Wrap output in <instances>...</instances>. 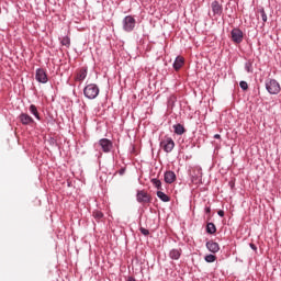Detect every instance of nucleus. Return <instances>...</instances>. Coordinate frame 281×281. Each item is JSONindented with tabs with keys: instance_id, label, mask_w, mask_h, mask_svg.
<instances>
[{
	"instance_id": "nucleus-1",
	"label": "nucleus",
	"mask_w": 281,
	"mask_h": 281,
	"mask_svg": "<svg viewBox=\"0 0 281 281\" xmlns=\"http://www.w3.org/2000/svg\"><path fill=\"white\" fill-rule=\"evenodd\" d=\"M83 95H86L88 100H95L97 95H100V88L95 83H90L85 87Z\"/></svg>"
},
{
	"instance_id": "nucleus-2",
	"label": "nucleus",
	"mask_w": 281,
	"mask_h": 281,
	"mask_svg": "<svg viewBox=\"0 0 281 281\" xmlns=\"http://www.w3.org/2000/svg\"><path fill=\"white\" fill-rule=\"evenodd\" d=\"M266 89L271 95H278L280 93V83L276 79H269L266 81Z\"/></svg>"
},
{
	"instance_id": "nucleus-3",
	"label": "nucleus",
	"mask_w": 281,
	"mask_h": 281,
	"mask_svg": "<svg viewBox=\"0 0 281 281\" xmlns=\"http://www.w3.org/2000/svg\"><path fill=\"white\" fill-rule=\"evenodd\" d=\"M136 200L138 203H142V205H148V203H151L153 196L145 190H140L137 191Z\"/></svg>"
},
{
	"instance_id": "nucleus-4",
	"label": "nucleus",
	"mask_w": 281,
	"mask_h": 281,
	"mask_svg": "<svg viewBox=\"0 0 281 281\" xmlns=\"http://www.w3.org/2000/svg\"><path fill=\"white\" fill-rule=\"evenodd\" d=\"M136 23L137 22L135 21V18H133L132 15L125 16L123 20L124 32H133L135 30Z\"/></svg>"
},
{
	"instance_id": "nucleus-5",
	"label": "nucleus",
	"mask_w": 281,
	"mask_h": 281,
	"mask_svg": "<svg viewBox=\"0 0 281 281\" xmlns=\"http://www.w3.org/2000/svg\"><path fill=\"white\" fill-rule=\"evenodd\" d=\"M160 148H162L165 153H172V150H175V140L170 137H165L160 142Z\"/></svg>"
},
{
	"instance_id": "nucleus-6",
	"label": "nucleus",
	"mask_w": 281,
	"mask_h": 281,
	"mask_svg": "<svg viewBox=\"0 0 281 281\" xmlns=\"http://www.w3.org/2000/svg\"><path fill=\"white\" fill-rule=\"evenodd\" d=\"M231 37H232L233 43H236V45H240V42L244 38V34L240 31V29H233L231 32Z\"/></svg>"
},
{
	"instance_id": "nucleus-7",
	"label": "nucleus",
	"mask_w": 281,
	"mask_h": 281,
	"mask_svg": "<svg viewBox=\"0 0 281 281\" xmlns=\"http://www.w3.org/2000/svg\"><path fill=\"white\" fill-rule=\"evenodd\" d=\"M99 146H101L103 153H111L113 143L109 138H102L99 140Z\"/></svg>"
},
{
	"instance_id": "nucleus-8",
	"label": "nucleus",
	"mask_w": 281,
	"mask_h": 281,
	"mask_svg": "<svg viewBox=\"0 0 281 281\" xmlns=\"http://www.w3.org/2000/svg\"><path fill=\"white\" fill-rule=\"evenodd\" d=\"M35 80L42 82V85L47 83V72L43 68H38L35 74Z\"/></svg>"
},
{
	"instance_id": "nucleus-9",
	"label": "nucleus",
	"mask_w": 281,
	"mask_h": 281,
	"mask_svg": "<svg viewBox=\"0 0 281 281\" xmlns=\"http://www.w3.org/2000/svg\"><path fill=\"white\" fill-rule=\"evenodd\" d=\"M211 10L213 12V16H221V14H223V4L218 3V1H213L211 3Z\"/></svg>"
},
{
	"instance_id": "nucleus-10",
	"label": "nucleus",
	"mask_w": 281,
	"mask_h": 281,
	"mask_svg": "<svg viewBox=\"0 0 281 281\" xmlns=\"http://www.w3.org/2000/svg\"><path fill=\"white\" fill-rule=\"evenodd\" d=\"M206 248H207L209 251H211L212 254H217V251L221 250V247L218 246V243H216V241H207V243H206Z\"/></svg>"
},
{
	"instance_id": "nucleus-11",
	"label": "nucleus",
	"mask_w": 281,
	"mask_h": 281,
	"mask_svg": "<svg viewBox=\"0 0 281 281\" xmlns=\"http://www.w3.org/2000/svg\"><path fill=\"white\" fill-rule=\"evenodd\" d=\"M20 122H22V124H24V125L33 124L34 123V119H32V116H30L26 113H22L20 115Z\"/></svg>"
},
{
	"instance_id": "nucleus-12",
	"label": "nucleus",
	"mask_w": 281,
	"mask_h": 281,
	"mask_svg": "<svg viewBox=\"0 0 281 281\" xmlns=\"http://www.w3.org/2000/svg\"><path fill=\"white\" fill-rule=\"evenodd\" d=\"M177 179V175L173 171H166L165 172V181L166 183H175Z\"/></svg>"
},
{
	"instance_id": "nucleus-13",
	"label": "nucleus",
	"mask_w": 281,
	"mask_h": 281,
	"mask_svg": "<svg viewBox=\"0 0 281 281\" xmlns=\"http://www.w3.org/2000/svg\"><path fill=\"white\" fill-rule=\"evenodd\" d=\"M184 63H186V59H183V57L181 56H178L173 63V69H176V71H179V69L183 67Z\"/></svg>"
},
{
	"instance_id": "nucleus-14",
	"label": "nucleus",
	"mask_w": 281,
	"mask_h": 281,
	"mask_svg": "<svg viewBox=\"0 0 281 281\" xmlns=\"http://www.w3.org/2000/svg\"><path fill=\"white\" fill-rule=\"evenodd\" d=\"M87 78V69L81 68L79 71H77L76 80L78 82H82Z\"/></svg>"
},
{
	"instance_id": "nucleus-15",
	"label": "nucleus",
	"mask_w": 281,
	"mask_h": 281,
	"mask_svg": "<svg viewBox=\"0 0 281 281\" xmlns=\"http://www.w3.org/2000/svg\"><path fill=\"white\" fill-rule=\"evenodd\" d=\"M169 257L171 258V260H179V258H181V249H172L169 252Z\"/></svg>"
},
{
	"instance_id": "nucleus-16",
	"label": "nucleus",
	"mask_w": 281,
	"mask_h": 281,
	"mask_svg": "<svg viewBox=\"0 0 281 281\" xmlns=\"http://www.w3.org/2000/svg\"><path fill=\"white\" fill-rule=\"evenodd\" d=\"M173 131L176 135H183L186 133V127H183L181 124H176L173 125Z\"/></svg>"
},
{
	"instance_id": "nucleus-17",
	"label": "nucleus",
	"mask_w": 281,
	"mask_h": 281,
	"mask_svg": "<svg viewBox=\"0 0 281 281\" xmlns=\"http://www.w3.org/2000/svg\"><path fill=\"white\" fill-rule=\"evenodd\" d=\"M157 196L160 199V201H164V203H168V201H170V196H168L162 191H157Z\"/></svg>"
},
{
	"instance_id": "nucleus-18",
	"label": "nucleus",
	"mask_w": 281,
	"mask_h": 281,
	"mask_svg": "<svg viewBox=\"0 0 281 281\" xmlns=\"http://www.w3.org/2000/svg\"><path fill=\"white\" fill-rule=\"evenodd\" d=\"M206 232L207 234H216V225H214V223H209L206 225Z\"/></svg>"
},
{
	"instance_id": "nucleus-19",
	"label": "nucleus",
	"mask_w": 281,
	"mask_h": 281,
	"mask_svg": "<svg viewBox=\"0 0 281 281\" xmlns=\"http://www.w3.org/2000/svg\"><path fill=\"white\" fill-rule=\"evenodd\" d=\"M92 216L95 221H102L104 218V214L101 211H93Z\"/></svg>"
},
{
	"instance_id": "nucleus-20",
	"label": "nucleus",
	"mask_w": 281,
	"mask_h": 281,
	"mask_svg": "<svg viewBox=\"0 0 281 281\" xmlns=\"http://www.w3.org/2000/svg\"><path fill=\"white\" fill-rule=\"evenodd\" d=\"M30 112L37 119L41 120V116L38 115V110L36 109V105L32 104L30 106Z\"/></svg>"
},
{
	"instance_id": "nucleus-21",
	"label": "nucleus",
	"mask_w": 281,
	"mask_h": 281,
	"mask_svg": "<svg viewBox=\"0 0 281 281\" xmlns=\"http://www.w3.org/2000/svg\"><path fill=\"white\" fill-rule=\"evenodd\" d=\"M61 45L69 47V45H71V40L68 36L63 37Z\"/></svg>"
},
{
	"instance_id": "nucleus-22",
	"label": "nucleus",
	"mask_w": 281,
	"mask_h": 281,
	"mask_svg": "<svg viewBox=\"0 0 281 281\" xmlns=\"http://www.w3.org/2000/svg\"><path fill=\"white\" fill-rule=\"evenodd\" d=\"M151 183L154 187L157 188V190H161V180L159 179H151Z\"/></svg>"
},
{
	"instance_id": "nucleus-23",
	"label": "nucleus",
	"mask_w": 281,
	"mask_h": 281,
	"mask_svg": "<svg viewBox=\"0 0 281 281\" xmlns=\"http://www.w3.org/2000/svg\"><path fill=\"white\" fill-rule=\"evenodd\" d=\"M205 261L206 262H215L216 261V256L207 255V256H205Z\"/></svg>"
},
{
	"instance_id": "nucleus-24",
	"label": "nucleus",
	"mask_w": 281,
	"mask_h": 281,
	"mask_svg": "<svg viewBox=\"0 0 281 281\" xmlns=\"http://www.w3.org/2000/svg\"><path fill=\"white\" fill-rule=\"evenodd\" d=\"M259 14L263 23H267V13L265 12V9L259 10Z\"/></svg>"
},
{
	"instance_id": "nucleus-25",
	"label": "nucleus",
	"mask_w": 281,
	"mask_h": 281,
	"mask_svg": "<svg viewBox=\"0 0 281 281\" xmlns=\"http://www.w3.org/2000/svg\"><path fill=\"white\" fill-rule=\"evenodd\" d=\"M239 86L243 91H247V89H249V85H247V81H240Z\"/></svg>"
},
{
	"instance_id": "nucleus-26",
	"label": "nucleus",
	"mask_w": 281,
	"mask_h": 281,
	"mask_svg": "<svg viewBox=\"0 0 281 281\" xmlns=\"http://www.w3.org/2000/svg\"><path fill=\"white\" fill-rule=\"evenodd\" d=\"M139 232H140V234H143V236H148L150 234V232L144 227H140Z\"/></svg>"
},
{
	"instance_id": "nucleus-27",
	"label": "nucleus",
	"mask_w": 281,
	"mask_h": 281,
	"mask_svg": "<svg viewBox=\"0 0 281 281\" xmlns=\"http://www.w3.org/2000/svg\"><path fill=\"white\" fill-rule=\"evenodd\" d=\"M217 214H218V216H225V211H223V210H220L218 212H217Z\"/></svg>"
},
{
	"instance_id": "nucleus-28",
	"label": "nucleus",
	"mask_w": 281,
	"mask_h": 281,
	"mask_svg": "<svg viewBox=\"0 0 281 281\" xmlns=\"http://www.w3.org/2000/svg\"><path fill=\"white\" fill-rule=\"evenodd\" d=\"M246 70L249 72L251 71V64H246Z\"/></svg>"
},
{
	"instance_id": "nucleus-29",
	"label": "nucleus",
	"mask_w": 281,
	"mask_h": 281,
	"mask_svg": "<svg viewBox=\"0 0 281 281\" xmlns=\"http://www.w3.org/2000/svg\"><path fill=\"white\" fill-rule=\"evenodd\" d=\"M250 248H251L254 251H256V249H258V247H256L255 244H250Z\"/></svg>"
},
{
	"instance_id": "nucleus-30",
	"label": "nucleus",
	"mask_w": 281,
	"mask_h": 281,
	"mask_svg": "<svg viewBox=\"0 0 281 281\" xmlns=\"http://www.w3.org/2000/svg\"><path fill=\"white\" fill-rule=\"evenodd\" d=\"M214 138H215V139H221V136H220L218 134H215V135H214Z\"/></svg>"
},
{
	"instance_id": "nucleus-31",
	"label": "nucleus",
	"mask_w": 281,
	"mask_h": 281,
	"mask_svg": "<svg viewBox=\"0 0 281 281\" xmlns=\"http://www.w3.org/2000/svg\"><path fill=\"white\" fill-rule=\"evenodd\" d=\"M205 212H206V214H210L211 209H210V207H206V209H205Z\"/></svg>"
},
{
	"instance_id": "nucleus-32",
	"label": "nucleus",
	"mask_w": 281,
	"mask_h": 281,
	"mask_svg": "<svg viewBox=\"0 0 281 281\" xmlns=\"http://www.w3.org/2000/svg\"><path fill=\"white\" fill-rule=\"evenodd\" d=\"M127 281H137V280H135V278L133 277H130Z\"/></svg>"
},
{
	"instance_id": "nucleus-33",
	"label": "nucleus",
	"mask_w": 281,
	"mask_h": 281,
	"mask_svg": "<svg viewBox=\"0 0 281 281\" xmlns=\"http://www.w3.org/2000/svg\"><path fill=\"white\" fill-rule=\"evenodd\" d=\"M120 175H124V170H121V171H120Z\"/></svg>"
}]
</instances>
